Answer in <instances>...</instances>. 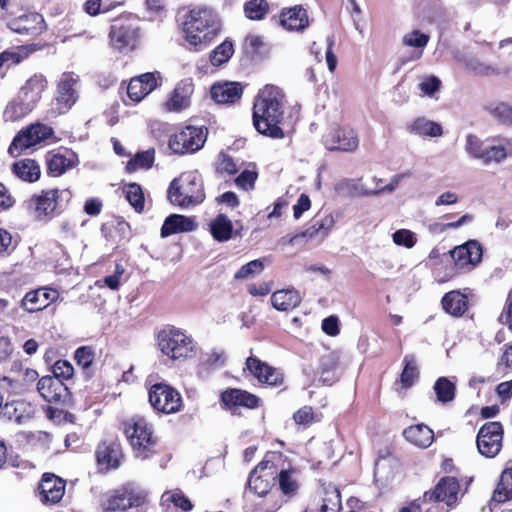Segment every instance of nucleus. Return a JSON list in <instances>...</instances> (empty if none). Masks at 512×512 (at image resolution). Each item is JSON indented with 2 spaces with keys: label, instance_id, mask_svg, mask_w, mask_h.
I'll list each match as a JSON object with an SVG mask.
<instances>
[{
  "label": "nucleus",
  "instance_id": "nucleus-50",
  "mask_svg": "<svg viewBox=\"0 0 512 512\" xmlns=\"http://www.w3.org/2000/svg\"><path fill=\"white\" fill-rule=\"evenodd\" d=\"M341 509L340 491L336 486L329 485L325 489V496L320 512H338Z\"/></svg>",
  "mask_w": 512,
  "mask_h": 512
},
{
  "label": "nucleus",
  "instance_id": "nucleus-52",
  "mask_svg": "<svg viewBox=\"0 0 512 512\" xmlns=\"http://www.w3.org/2000/svg\"><path fill=\"white\" fill-rule=\"evenodd\" d=\"M162 504L173 503L175 507L180 508L184 512L192 509L190 500L180 490L166 491L161 496Z\"/></svg>",
  "mask_w": 512,
  "mask_h": 512
},
{
  "label": "nucleus",
  "instance_id": "nucleus-32",
  "mask_svg": "<svg viewBox=\"0 0 512 512\" xmlns=\"http://www.w3.org/2000/svg\"><path fill=\"white\" fill-rule=\"evenodd\" d=\"M242 87L236 82L215 84L211 88V97L220 104L234 103L240 99Z\"/></svg>",
  "mask_w": 512,
  "mask_h": 512
},
{
  "label": "nucleus",
  "instance_id": "nucleus-12",
  "mask_svg": "<svg viewBox=\"0 0 512 512\" xmlns=\"http://www.w3.org/2000/svg\"><path fill=\"white\" fill-rule=\"evenodd\" d=\"M149 401L154 409L166 414L176 413L182 406L180 393L164 383L154 384L150 388Z\"/></svg>",
  "mask_w": 512,
  "mask_h": 512
},
{
  "label": "nucleus",
  "instance_id": "nucleus-13",
  "mask_svg": "<svg viewBox=\"0 0 512 512\" xmlns=\"http://www.w3.org/2000/svg\"><path fill=\"white\" fill-rule=\"evenodd\" d=\"M503 439V428L499 422L484 424L477 435L478 451L485 457L493 458L501 450Z\"/></svg>",
  "mask_w": 512,
  "mask_h": 512
},
{
  "label": "nucleus",
  "instance_id": "nucleus-34",
  "mask_svg": "<svg viewBox=\"0 0 512 512\" xmlns=\"http://www.w3.org/2000/svg\"><path fill=\"white\" fill-rule=\"evenodd\" d=\"M405 439L415 446L426 448L431 445L434 433L425 424L411 425L403 431Z\"/></svg>",
  "mask_w": 512,
  "mask_h": 512
},
{
  "label": "nucleus",
  "instance_id": "nucleus-19",
  "mask_svg": "<svg viewBox=\"0 0 512 512\" xmlns=\"http://www.w3.org/2000/svg\"><path fill=\"white\" fill-rule=\"evenodd\" d=\"M138 32V27L130 22L113 24L109 33L111 45L119 51L133 48L138 38Z\"/></svg>",
  "mask_w": 512,
  "mask_h": 512
},
{
  "label": "nucleus",
  "instance_id": "nucleus-25",
  "mask_svg": "<svg viewBox=\"0 0 512 512\" xmlns=\"http://www.w3.org/2000/svg\"><path fill=\"white\" fill-rule=\"evenodd\" d=\"M193 83L191 79L180 81L174 88L170 98L165 103L168 111L178 112L186 109L190 105V98L193 93Z\"/></svg>",
  "mask_w": 512,
  "mask_h": 512
},
{
  "label": "nucleus",
  "instance_id": "nucleus-5",
  "mask_svg": "<svg viewBox=\"0 0 512 512\" xmlns=\"http://www.w3.org/2000/svg\"><path fill=\"white\" fill-rule=\"evenodd\" d=\"M167 196L171 204L182 209L201 204L205 199L201 176L194 171L182 173L170 183Z\"/></svg>",
  "mask_w": 512,
  "mask_h": 512
},
{
  "label": "nucleus",
  "instance_id": "nucleus-64",
  "mask_svg": "<svg viewBox=\"0 0 512 512\" xmlns=\"http://www.w3.org/2000/svg\"><path fill=\"white\" fill-rule=\"evenodd\" d=\"M74 358L79 366L87 369L94 360V351L90 347H80L76 350Z\"/></svg>",
  "mask_w": 512,
  "mask_h": 512
},
{
  "label": "nucleus",
  "instance_id": "nucleus-38",
  "mask_svg": "<svg viewBox=\"0 0 512 512\" xmlns=\"http://www.w3.org/2000/svg\"><path fill=\"white\" fill-rule=\"evenodd\" d=\"M398 466L397 461L386 456H379L375 463L374 477L377 482L388 485L395 478V468Z\"/></svg>",
  "mask_w": 512,
  "mask_h": 512
},
{
  "label": "nucleus",
  "instance_id": "nucleus-22",
  "mask_svg": "<svg viewBox=\"0 0 512 512\" xmlns=\"http://www.w3.org/2000/svg\"><path fill=\"white\" fill-rule=\"evenodd\" d=\"M65 481L54 474L45 473L42 476L39 490L43 503H58L65 492Z\"/></svg>",
  "mask_w": 512,
  "mask_h": 512
},
{
  "label": "nucleus",
  "instance_id": "nucleus-31",
  "mask_svg": "<svg viewBox=\"0 0 512 512\" xmlns=\"http://www.w3.org/2000/svg\"><path fill=\"white\" fill-rule=\"evenodd\" d=\"M197 228L194 217H188L180 214L168 216L161 228V236L168 237L173 234L191 232Z\"/></svg>",
  "mask_w": 512,
  "mask_h": 512
},
{
  "label": "nucleus",
  "instance_id": "nucleus-6",
  "mask_svg": "<svg viewBox=\"0 0 512 512\" xmlns=\"http://www.w3.org/2000/svg\"><path fill=\"white\" fill-rule=\"evenodd\" d=\"M71 197L72 194L67 189L41 190L25 201V207L36 220L47 221L59 215Z\"/></svg>",
  "mask_w": 512,
  "mask_h": 512
},
{
  "label": "nucleus",
  "instance_id": "nucleus-10",
  "mask_svg": "<svg viewBox=\"0 0 512 512\" xmlns=\"http://www.w3.org/2000/svg\"><path fill=\"white\" fill-rule=\"evenodd\" d=\"M277 453H269L265 459L260 462L250 473L248 486L251 491L260 497L269 493L274 486L277 478V467L273 462L274 458H279Z\"/></svg>",
  "mask_w": 512,
  "mask_h": 512
},
{
  "label": "nucleus",
  "instance_id": "nucleus-24",
  "mask_svg": "<svg viewBox=\"0 0 512 512\" xmlns=\"http://www.w3.org/2000/svg\"><path fill=\"white\" fill-rule=\"evenodd\" d=\"M157 86L154 73H145L130 80L127 95L133 102H140Z\"/></svg>",
  "mask_w": 512,
  "mask_h": 512
},
{
  "label": "nucleus",
  "instance_id": "nucleus-4",
  "mask_svg": "<svg viewBox=\"0 0 512 512\" xmlns=\"http://www.w3.org/2000/svg\"><path fill=\"white\" fill-rule=\"evenodd\" d=\"M47 86L48 81L43 74L32 75L19 89L17 96L8 103L4 117L10 121H16L29 114L41 100Z\"/></svg>",
  "mask_w": 512,
  "mask_h": 512
},
{
  "label": "nucleus",
  "instance_id": "nucleus-58",
  "mask_svg": "<svg viewBox=\"0 0 512 512\" xmlns=\"http://www.w3.org/2000/svg\"><path fill=\"white\" fill-rule=\"evenodd\" d=\"M53 376L62 382L70 379L74 374V368L72 364L66 360H58L55 362L52 368Z\"/></svg>",
  "mask_w": 512,
  "mask_h": 512
},
{
  "label": "nucleus",
  "instance_id": "nucleus-42",
  "mask_svg": "<svg viewBox=\"0 0 512 512\" xmlns=\"http://www.w3.org/2000/svg\"><path fill=\"white\" fill-rule=\"evenodd\" d=\"M338 361L333 354L321 357L319 364V381L325 385H332L338 379Z\"/></svg>",
  "mask_w": 512,
  "mask_h": 512
},
{
  "label": "nucleus",
  "instance_id": "nucleus-11",
  "mask_svg": "<svg viewBox=\"0 0 512 512\" xmlns=\"http://www.w3.org/2000/svg\"><path fill=\"white\" fill-rule=\"evenodd\" d=\"M207 139V128L186 126L169 138V149L179 155L194 153L200 150Z\"/></svg>",
  "mask_w": 512,
  "mask_h": 512
},
{
  "label": "nucleus",
  "instance_id": "nucleus-55",
  "mask_svg": "<svg viewBox=\"0 0 512 512\" xmlns=\"http://www.w3.org/2000/svg\"><path fill=\"white\" fill-rule=\"evenodd\" d=\"M126 199L138 212L144 208V195L140 185L136 183L129 184L125 189Z\"/></svg>",
  "mask_w": 512,
  "mask_h": 512
},
{
  "label": "nucleus",
  "instance_id": "nucleus-48",
  "mask_svg": "<svg viewBox=\"0 0 512 512\" xmlns=\"http://www.w3.org/2000/svg\"><path fill=\"white\" fill-rule=\"evenodd\" d=\"M404 368L400 376V382L403 388H409L418 378L419 371L414 355H406L403 359Z\"/></svg>",
  "mask_w": 512,
  "mask_h": 512
},
{
  "label": "nucleus",
  "instance_id": "nucleus-36",
  "mask_svg": "<svg viewBox=\"0 0 512 512\" xmlns=\"http://www.w3.org/2000/svg\"><path fill=\"white\" fill-rule=\"evenodd\" d=\"M442 306L448 314L461 316L468 309V299L460 291H450L443 296Z\"/></svg>",
  "mask_w": 512,
  "mask_h": 512
},
{
  "label": "nucleus",
  "instance_id": "nucleus-49",
  "mask_svg": "<svg viewBox=\"0 0 512 512\" xmlns=\"http://www.w3.org/2000/svg\"><path fill=\"white\" fill-rule=\"evenodd\" d=\"M154 162V151L146 150L137 153L131 158L126 165V171L129 173L135 172L138 169H149Z\"/></svg>",
  "mask_w": 512,
  "mask_h": 512
},
{
  "label": "nucleus",
  "instance_id": "nucleus-20",
  "mask_svg": "<svg viewBox=\"0 0 512 512\" xmlns=\"http://www.w3.org/2000/svg\"><path fill=\"white\" fill-rule=\"evenodd\" d=\"M46 163L50 175L60 176L78 164V156L70 149H59L47 155Z\"/></svg>",
  "mask_w": 512,
  "mask_h": 512
},
{
  "label": "nucleus",
  "instance_id": "nucleus-8",
  "mask_svg": "<svg viewBox=\"0 0 512 512\" xmlns=\"http://www.w3.org/2000/svg\"><path fill=\"white\" fill-rule=\"evenodd\" d=\"M80 78L74 72H64L56 83V91L47 111L46 118H56L66 114L79 98Z\"/></svg>",
  "mask_w": 512,
  "mask_h": 512
},
{
  "label": "nucleus",
  "instance_id": "nucleus-37",
  "mask_svg": "<svg viewBox=\"0 0 512 512\" xmlns=\"http://www.w3.org/2000/svg\"><path fill=\"white\" fill-rule=\"evenodd\" d=\"M483 109L500 124L512 127V105L502 101H491Z\"/></svg>",
  "mask_w": 512,
  "mask_h": 512
},
{
  "label": "nucleus",
  "instance_id": "nucleus-35",
  "mask_svg": "<svg viewBox=\"0 0 512 512\" xmlns=\"http://www.w3.org/2000/svg\"><path fill=\"white\" fill-rule=\"evenodd\" d=\"M301 296L295 289H283L274 292L271 296L273 307L280 311L294 309L301 303Z\"/></svg>",
  "mask_w": 512,
  "mask_h": 512
},
{
  "label": "nucleus",
  "instance_id": "nucleus-41",
  "mask_svg": "<svg viewBox=\"0 0 512 512\" xmlns=\"http://www.w3.org/2000/svg\"><path fill=\"white\" fill-rule=\"evenodd\" d=\"M213 238L218 242H225L232 238L233 224L224 214L217 215L209 224Z\"/></svg>",
  "mask_w": 512,
  "mask_h": 512
},
{
  "label": "nucleus",
  "instance_id": "nucleus-17",
  "mask_svg": "<svg viewBox=\"0 0 512 512\" xmlns=\"http://www.w3.org/2000/svg\"><path fill=\"white\" fill-rule=\"evenodd\" d=\"M459 491L460 485L455 477H442L435 485L434 489L424 493L423 501L444 502L448 506H452L458 501Z\"/></svg>",
  "mask_w": 512,
  "mask_h": 512
},
{
  "label": "nucleus",
  "instance_id": "nucleus-28",
  "mask_svg": "<svg viewBox=\"0 0 512 512\" xmlns=\"http://www.w3.org/2000/svg\"><path fill=\"white\" fill-rule=\"evenodd\" d=\"M9 26L19 34L36 35L44 29V19L38 13H29L15 18Z\"/></svg>",
  "mask_w": 512,
  "mask_h": 512
},
{
  "label": "nucleus",
  "instance_id": "nucleus-14",
  "mask_svg": "<svg viewBox=\"0 0 512 512\" xmlns=\"http://www.w3.org/2000/svg\"><path fill=\"white\" fill-rule=\"evenodd\" d=\"M323 143L328 150L352 152L359 145L356 131L351 127L332 126L323 136Z\"/></svg>",
  "mask_w": 512,
  "mask_h": 512
},
{
  "label": "nucleus",
  "instance_id": "nucleus-29",
  "mask_svg": "<svg viewBox=\"0 0 512 512\" xmlns=\"http://www.w3.org/2000/svg\"><path fill=\"white\" fill-rule=\"evenodd\" d=\"M221 401L226 406H242L256 408L260 405V398L256 395L237 388H230L221 393Z\"/></svg>",
  "mask_w": 512,
  "mask_h": 512
},
{
  "label": "nucleus",
  "instance_id": "nucleus-23",
  "mask_svg": "<svg viewBox=\"0 0 512 512\" xmlns=\"http://www.w3.org/2000/svg\"><path fill=\"white\" fill-rule=\"evenodd\" d=\"M58 298V292L51 288H39L26 293L22 307L32 313L45 309Z\"/></svg>",
  "mask_w": 512,
  "mask_h": 512
},
{
  "label": "nucleus",
  "instance_id": "nucleus-51",
  "mask_svg": "<svg viewBox=\"0 0 512 512\" xmlns=\"http://www.w3.org/2000/svg\"><path fill=\"white\" fill-rule=\"evenodd\" d=\"M336 191L347 196L370 195L372 190H365L363 186L356 180L344 179L336 184Z\"/></svg>",
  "mask_w": 512,
  "mask_h": 512
},
{
  "label": "nucleus",
  "instance_id": "nucleus-15",
  "mask_svg": "<svg viewBox=\"0 0 512 512\" xmlns=\"http://www.w3.org/2000/svg\"><path fill=\"white\" fill-rule=\"evenodd\" d=\"M245 367L260 384L269 387H280L284 384V374L257 357L249 356L245 361Z\"/></svg>",
  "mask_w": 512,
  "mask_h": 512
},
{
  "label": "nucleus",
  "instance_id": "nucleus-54",
  "mask_svg": "<svg viewBox=\"0 0 512 512\" xmlns=\"http://www.w3.org/2000/svg\"><path fill=\"white\" fill-rule=\"evenodd\" d=\"M269 9V5L265 0H251L244 6L245 15L252 20H260L264 18Z\"/></svg>",
  "mask_w": 512,
  "mask_h": 512
},
{
  "label": "nucleus",
  "instance_id": "nucleus-63",
  "mask_svg": "<svg viewBox=\"0 0 512 512\" xmlns=\"http://www.w3.org/2000/svg\"><path fill=\"white\" fill-rule=\"evenodd\" d=\"M263 46V38L253 34L246 36L243 44L245 52L250 55L259 54Z\"/></svg>",
  "mask_w": 512,
  "mask_h": 512
},
{
  "label": "nucleus",
  "instance_id": "nucleus-59",
  "mask_svg": "<svg viewBox=\"0 0 512 512\" xmlns=\"http://www.w3.org/2000/svg\"><path fill=\"white\" fill-rule=\"evenodd\" d=\"M429 41L427 34L414 30L403 37V44L410 47L424 48Z\"/></svg>",
  "mask_w": 512,
  "mask_h": 512
},
{
  "label": "nucleus",
  "instance_id": "nucleus-16",
  "mask_svg": "<svg viewBox=\"0 0 512 512\" xmlns=\"http://www.w3.org/2000/svg\"><path fill=\"white\" fill-rule=\"evenodd\" d=\"M53 135V129L42 123H35L26 130L21 131L12 141L9 152L22 151L50 138Z\"/></svg>",
  "mask_w": 512,
  "mask_h": 512
},
{
  "label": "nucleus",
  "instance_id": "nucleus-1",
  "mask_svg": "<svg viewBox=\"0 0 512 512\" xmlns=\"http://www.w3.org/2000/svg\"><path fill=\"white\" fill-rule=\"evenodd\" d=\"M285 95L280 88L266 85L255 98L253 105V125L265 136L282 139L285 134L281 128L284 119Z\"/></svg>",
  "mask_w": 512,
  "mask_h": 512
},
{
  "label": "nucleus",
  "instance_id": "nucleus-3",
  "mask_svg": "<svg viewBox=\"0 0 512 512\" xmlns=\"http://www.w3.org/2000/svg\"><path fill=\"white\" fill-rule=\"evenodd\" d=\"M465 153L483 165L500 164L512 157V137L495 135L482 140L475 134H468L464 144Z\"/></svg>",
  "mask_w": 512,
  "mask_h": 512
},
{
  "label": "nucleus",
  "instance_id": "nucleus-40",
  "mask_svg": "<svg viewBox=\"0 0 512 512\" xmlns=\"http://www.w3.org/2000/svg\"><path fill=\"white\" fill-rule=\"evenodd\" d=\"M13 173L23 181L35 182L40 178V166L33 159H22L13 164Z\"/></svg>",
  "mask_w": 512,
  "mask_h": 512
},
{
  "label": "nucleus",
  "instance_id": "nucleus-21",
  "mask_svg": "<svg viewBox=\"0 0 512 512\" xmlns=\"http://www.w3.org/2000/svg\"><path fill=\"white\" fill-rule=\"evenodd\" d=\"M144 502V497L129 486L115 490L107 500V509L126 510L131 507H138Z\"/></svg>",
  "mask_w": 512,
  "mask_h": 512
},
{
  "label": "nucleus",
  "instance_id": "nucleus-44",
  "mask_svg": "<svg viewBox=\"0 0 512 512\" xmlns=\"http://www.w3.org/2000/svg\"><path fill=\"white\" fill-rule=\"evenodd\" d=\"M512 499V469L502 472L500 481L495 489L492 502L504 503Z\"/></svg>",
  "mask_w": 512,
  "mask_h": 512
},
{
  "label": "nucleus",
  "instance_id": "nucleus-18",
  "mask_svg": "<svg viewBox=\"0 0 512 512\" xmlns=\"http://www.w3.org/2000/svg\"><path fill=\"white\" fill-rule=\"evenodd\" d=\"M482 246L476 240H470L451 251L455 266L462 270H472L482 259Z\"/></svg>",
  "mask_w": 512,
  "mask_h": 512
},
{
  "label": "nucleus",
  "instance_id": "nucleus-9",
  "mask_svg": "<svg viewBox=\"0 0 512 512\" xmlns=\"http://www.w3.org/2000/svg\"><path fill=\"white\" fill-rule=\"evenodd\" d=\"M124 433L137 458L145 460L152 454V448L156 445L157 438L154 436L152 427L147 424L144 418L126 422Z\"/></svg>",
  "mask_w": 512,
  "mask_h": 512
},
{
  "label": "nucleus",
  "instance_id": "nucleus-27",
  "mask_svg": "<svg viewBox=\"0 0 512 512\" xmlns=\"http://www.w3.org/2000/svg\"><path fill=\"white\" fill-rule=\"evenodd\" d=\"M37 390L47 402H58L67 394V387L56 377L43 376L37 383Z\"/></svg>",
  "mask_w": 512,
  "mask_h": 512
},
{
  "label": "nucleus",
  "instance_id": "nucleus-60",
  "mask_svg": "<svg viewBox=\"0 0 512 512\" xmlns=\"http://www.w3.org/2000/svg\"><path fill=\"white\" fill-rule=\"evenodd\" d=\"M393 241L396 245L412 248L416 244V238L413 232L407 229H400L393 233Z\"/></svg>",
  "mask_w": 512,
  "mask_h": 512
},
{
  "label": "nucleus",
  "instance_id": "nucleus-2",
  "mask_svg": "<svg viewBox=\"0 0 512 512\" xmlns=\"http://www.w3.org/2000/svg\"><path fill=\"white\" fill-rule=\"evenodd\" d=\"M220 29L219 16L210 7L194 6L185 14L183 21L185 39L196 50L205 48Z\"/></svg>",
  "mask_w": 512,
  "mask_h": 512
},
{
  "label": "nucleus",
  "instance_id": "nucleus-45",
  "mask_svg": "<svg viewBox=\"0 0 512 512\" xmlns=\"http://www.w3.org/2000/svg\"><path fill=\"white\" fill-rule=\"evenodd\" d=\"M40 48L37 44H28L16 47L11 51H4L0 54V62L1 64L6 62L18 64Z\"/></svg>",
  "mask_w": 512,
  "mask_h": 512
},
{
  "label": "nucleus",
  "instance_id": "nucleus-56",
  "mask_svg": "<svg viewBox=\"0 0 512 512\" xmlns=\"http://www.w3.org/2000/svg\"><path fill=\"white\" fill-rule=\"evenodd\" d=\"M264 269V263L261 259L252 260L243 265L236 273L235 279H247L260 274Z\"/></svg>",
  "mask_w": 512,
  "mask_h": 512
},
{
  "label": "nucleus",
  "instance_id": "nucleus-57",
  "mask_svg": "<svg viewBox=\"0 0 512 512\" xmlns=\"http://www.w3.org/2000/svg\"><path fill=\"white\" fill-rule=\"evenodd\" d=\"M216 171L218 173L235 174L238 171L237 164L233 158L225 152H220L216 161Z\"/></svg>",
  "mask_w": 512,
  "mask_h": 512
},
{
  "label": "nucleus",
  "instance_id": "nucleus-47",
  "mask_svg": "<svg viewBox=\"0 0 512 512\" xmlns=\"http://www.w3.org/2000/svg\"><path fill=\"white\" fill-rule=\"evenodd\" d=\"M433 390L436 394L437 401L445 404L454 399L456 387L447 377H440L436 380Z\"/></svg>",
  "mask_w": 512,
  "mask_h": 512
},
{
  "label": "nucleus",
  "instance_id": "nucleus-46",
  "mask_svg": "<svg viewBox=\"0 0 512 512\" xmlns=\"http://www.w3.org/2000/svg\"><path fill=\"white\" fill-rule=\"evenodd\" d=\"M279 487L285 495H292L298 489V472L294 468L277 470Z\"/></svg>",
  "mask_w": 512,
  "mask_h": 512
},
{
  "label": "nucleus",
  "instance_id": "nucleus-39",
  "mask_svg": "<svg viewBox=\"0 0 512 512\" xmlns=\"http://www.w3.org/2000/svg\"><path fill=\"white\" fill-rule=\"evenodd\" d=\"M408 131L418 136L440 137L443 134L442 126L425 117L415 119L409 126Z\"/></svg>",
  "mask_w": 512,
  "mask_h": 512
},
{
  "label": "nucleus",
  "instance_id": "nucleus-62",
  "mask_svg": "<svg viewBox=\"0 0 512 512\" xmlns=\"http://www.w3.org/2000/svg\"><path fill=\"white\" fill-rule=\"evenodd\" d=\"M258 177L257 172L252 170H244L236 179V185L243 190H251L254 188L255 181Z\"/></svg>",
  "mask_w": 512,
  "mask_h": 512
},
{
  "label": "nucleus",
  "instance_id": "nucleus-7",
  "mask_svg": "<svg viewBox=\"0 0 512 512\" xmlns=\"http://www.w3.org/2000/svg\"><path fill=\"white\" fill-rule=\"evenodd\" d=\"M160 351L169 359L186 360L196 355V344L185 331L176 327H166L157 334Z\"/></svg>",
  "mask_w": 512,
  "mask_h": 512
},
{
  "label": "nucleus",
  "instance_id": "nucleus-30",
  "mask_svg": "<svg viewBox=\"0 0 512 512\" xmlns=\"http://www.w3.org/2000/svg\"><path fill=\"white\" fill-rule=\"evenodd\" d=\"M281 25L289 31H303L309 26L307 11L302 6L285 9L280 15Z\"/></svg>",
  "mask_w": 512,
  "mask_h": 512
},
{
  "label": "nucleus",
  "instance_id": "nucleus-33",
  "mask_svg": "<svg viewBox=\"0 0 512 512\" xmlns=\"http://www.w3.org/2000/svg\"><path fill=\"white\" fill-rule=\"evenodd\" d=\"M454 58L457 62L463 64L464 68L478 76H489L499 74L493 66L481 61L478 57L470 54L455 53Z\"/></svg>",
  "mask_w": 512,
  "mask_h": 512
},
{
  "label": "nucleus",
  "instance_id": "nucleus-26",
  "mask_svg": "<svg viewBox=\"0 0 512 512\" xmlns=\"http://www.w3.org/2000/svg\"><path fill=\"white\" fill-rule=\"evenodd\" d=\"M96 460L101 469H116L120 465L122 453L117 443H100L95 452Z\"/></svg>",
  "mask_w": 512,
  "mask_h": 512
},
{
  "label": "nucleus",
  "instance_id": "nucleus-61",
  "mask_svg": "<svg viewBox=\"0 0 512 512\" xmlns=\"http://www.w3.org/2000/svg\"><path fill=\"white\" fill-rule=\"evenodd\" d=\"M441 81L436 76H427L419 83V89L424 96L432 97L440 88Z\"/></svg>",
  "mask_w": 512,
  "mask_h": 512
},
{
  "label": "nucleus",
  "instance_id": "nucleus-43",
  "mask_svg": "<svg viewBox=\"0 0 512 512\" xmlns=\"http://www.w3.org/2000/svg\"><path fill=\"white\" fill-rule=\"evenodd\" d=\"M334 225V219L332 216H326L319 221H316L313 225L307 228L305 231L299 233L304 240H312V239H324L331 228Z\"/></svg>",
  "mask_w": 512,
  "mask_h": 512
},
{
  "label": "nucleus",
  "instance_id": "nucleus-53",
  "mask_svg": "<svg viewBox=\"0 0 512 512\" xmlns=\"http://www.w3.org/2000/svg\"><path fill=\"white\" fill-rule=\"evenodd\" d=\"M233 53L234 48L232 42L226 40L212 51L210 61L214 66H220L226 63Z\"/></svg>",
  "mask_w": 512,
  "mask_h": 512
}]
</instances>
